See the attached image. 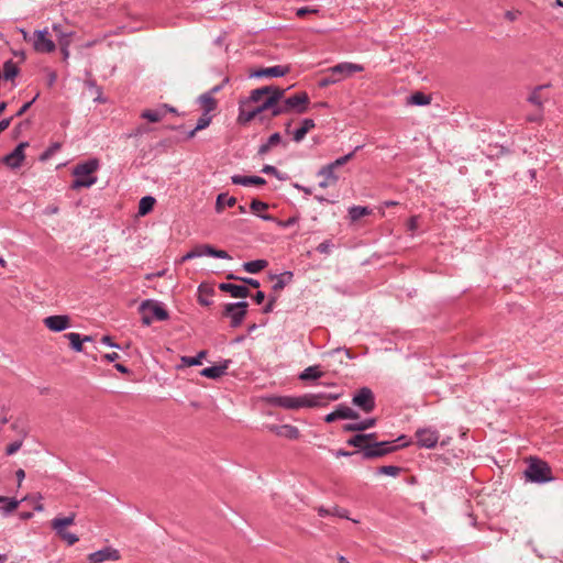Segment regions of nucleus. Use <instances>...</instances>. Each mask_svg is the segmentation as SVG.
<instances>
[{"instance_id": "20", "label": "nucleus", "mask_w": 563, "mask_h": 563, "mask_svg": "<svg viewBox=\"0 0 563 563\" xmlns=\"http://www.w3.org/2000/svg\"><path fill=\"white\" fill-rule=\"evenodd\" d=\"M230 363H231L230 360H225L220 365H214V366L203 368L200 372V374L207 378L218 379L225 374L227 369L229 368Z\"/></svg>"}, {"instance_id": "19", "label": "nucleus", "mask_w": 563, "mask_h": 563, "mask_svg": "<svg viewBox=\"0 0 563 563\" xmlns=\"http://www.w3.org/2000/svg\"><path fill=\"white\" fill-rule=\"evenodd\" d=\"M258 114L256 113L254 108H250V104L245 101H241L239 106V115H238V123L245 125L255 118H257Z\"/></svg>"}, {"instance_id": "17", "label": "nucleus", "mask_w": 563, "mask_h": 563, "mask_svg": "<svg viewBox=\"0 0 563 563\" xmlns=\"http://www.w3.org/2000/svg\"><path fill=\"white\" fill-rule=\"evenodd\" d=\"M290 71V66L288 65H276L272 67L266 68H260L257 70H254L251 74V77H283L287 75Z\"/></svg>"}, {"instance_id": "7", "label": "nucleus", "mask_w": 563, "mask_h": 563, "mask_svg": "<svg viewBox=\"0 0 563 563\" xmlns=\"http://www.w3.org/2000/svg\"><path fill=\"white\" fill-rule=\"evenodd\" d=\"M247 307L249 303L246 301L227 303L223 308L222 316L230 318L232 328H238L242 324L247 313Z\"/></svg>"}, {"instance_id": "35", "label": "nucleus", "mask_w": 563, "mask_h": 563, "mask_svg": "<svg viewBox=\"0 0 563 563\" xmlns=\"http://www.w3.org/2000/svg\"><path fill=\"white\" fill-rule=\"evenodd\" d=\"M156 200L154 197L152 196H145L143 197L140 202H139V214L140 216H145L150 211H152L154 205H155Z\"/></svg>"}, {"instance_id": "54", "label": "nucleus", "mask_w": 563, "mask_h": 563, "mask_svg": "<svg viewBox=\"0 0 563 563\" xmlns=\"http://www.w3.org/2000/svg\"><path fill=\"white\" fill-rule=\"evenodd\" d=\"M331 516L349 519V511L344 508L335 506L331 509Z\"/></svg>"}, {"instance_id": "38", "label": "nucleus", "mask_w": 563, "mask_h": 563, "mask_svg": "<svg viewBox=\"0 0 563 563\" xmlns=\"http://www.w3.org/2000/svg\"><path fill=\"white\" fill-rule=\"evenodd\" d=\"M368 214H371V210L367 207L353 206L349 209V216L352 221H357Z\"/></svg>"}, {"instance_id": "6", "label": "nucleus", "mask_w": 563, "mask_h": 563, "mask_svg": "<svg viewBox=\"0 0 563 563\" xmlns=\"http://www.w3.org/2000/svg\"><path fill=\"white\" fill-rule=\"evenodd\" d=\"M76 515L73 512L68 517L64 518H54L51 521L52 529L56 532V534L67 542V544L73 545L78 542V537L75 533H70L66 530V527L73 525L75 522Z\"/></svg>"}, {"instance_id": "8", "label": "nucleus", "mask_w": 563, "mask_h": 563, "mask_svg": "<svg viewBox=\"0 0 563 563\" xmlns=\"http://www.w3.org/2000/svg\"><path fill=\"white\" fill-rule=\"evenodd\" d=\"M201 256H212L217 258H223V260H230L231 256L228 254L227 251L223 250H217L212 245L209 244H200L195 246L192 250H190L188 253H186L180 262H186L196 257Z\"/></svg>"}, {"instance_id": "10", "label": "nucleus", "mask_w": 563, "mask_h": 563, "mask_svg": "<svg viewBox=\"0 0 563 563\" xmlns=\"http://www.w3.org/2000/svg\"><path fill=\"white\" fill-rule=\"evenodd\" d=\"M396 449L397 446L394 445L390 441L367 443V445L364 448L362 457L364 460L383 457L394 452Z\"/></svg>"}, {"instance_id": "9", "label": "nucleus", "mask_w": 563, "mask_h": 563, "mask_svg": "<svg viewBox=\"0 0 563 563\" xmlns=\"http://www.w3.org/2000/svg\"><path fill=\"white\" fill-rule=\"evenodd\" d=\"M352 404L365 413L375 409V396L371 388L362 387L352 397Z\"/></svg>"}, {"instance_id": "27", "label": "nucleus", "mask_w": 563, "mask_h": 563, "mask_svg": "<svg viewBox=\"0 0 563 563\" xmlns=\"http://www.w3.org/2000/svg\"><path fill=\"white\" fill-rule=\"evenodd\" d=\"M250 208L252 210L253 213L260 216L263 220H266V221H273L274 218L269 214H261L260 212L261 211H264L268 208V205L266 202H263L261 200H257V199H253L251 201V205H250Z\"/></svg>"}, {"instance_id": "29", "label": "nucleus", "mask_w": 563, "mask_h": 563, "mask_svg": "<svg viewBox=\"0 0 563 563\" xmlns=\"http://www.w3.org/2000/svg\"><path fill=\"white\" fill-rule=\"evenodd\" d=\"M235 203L236 199L234 197H229L227 194H220L217 197L216 211L221 213L225 206L233 207Z\"/></svg>"}, {"instance_id": "32", "label": "nucleus", "mask_w": 563, "mask_h": 563, "mask_svg": "<svg viewBox=\"0 0 563 563\" xmlns=\"http://www.w3.org/2000/svg\"><path fill=\"white\" fill-rule=\"evenodd\" d=\"M268 265L266 260H255L243 264L244 271L251 274H256Z\"/></svg>"}, {"instance_id": "53", "label": "nucleus", "mask_w": 563, "mask_h": 563, "mask_svg": "<svg viewBox=\"0 0 563 563\" xmlns=\"http://www.w3.org/2000/svg\"><path fill=\"white\" fill-rule=\"evenodd\" d=\"M332 246L333 245L331 241L325 240L317 246V251L321 254H329L331 252Z\"/></svg>"}, {"instance_id": "12", "label": "nucleus", "mask_w": 563, "mask_h": 563, "mask_svg": "<svg viewBox=\"0 0 563 563\" xmlns=\"http://www.w3.org/2000/svg\"><path fill=\"white\" fill-rule=\"evenodd\" d=\"M417 444L420 448L432 449L438 444L439 432L432 428H422L416 431Z\"/></svg>"}, {"instance_id": "56", "label": "nucleus", "mask_w": 563, "mask_h": 563, "mask_svg": "<svg viewBox=\"0 0 563 563\" xmlns=\"http://www.w3.org/2000/svg\"><path fill=\"white\" fill-rule=\"evenodd\" d=\"M282 142V136L278 132H275L273 133L268 140H267V144L271 146V147H274L276 145H278L279 143Z\"/></svg>"}, {"instance_id": "11", "label": "nucleus", "mask_w": 563, "mask_h": 563, "mask_svg": "<svg viewBox=\"0 0 563 563\" xmlns=\"http://www.w3.org/2000/svg\"><path fill=\"white\" fill-rule=\"evenodd\" d=\"M340 398V394H307L299 397L300 408H314V407H323L329 404V401L338 400Z\"/></svg>"}, {"instance_id": "21", "label": "nucleus", "mask_w": 563, "mask_h": 563, "mask_svg": "<svg viewBox=\"0 0 563 563\" xmlns=\"http://www.w3.org/2000/svg\"><path fill=\"white\" fill-rule=\"evenodd\" d=\"M272 405L285 408V409H298L300 408L299 397L291 396H277L272 398Z\"/></svg>"}, {"instance_id": "16", "label": "nucleus", "mask_w": 563, "mask_h": 563, "mask_svg": "<svg viewBox=\"0 0 563 563\" xmlns=\"http://www.w3.org/2000/svg\"><path fill=\"white\" fill-rule=\"evenodd\" d=\"M120 553L117 549L107 547L88 555L89 563H102L104 561H118Z\"/></svg>"}, {"instance_id": "22", "label": "nucleus", "mask_w": 563, "mask_h": 563, "mask_svg": "<svg viewBox=\"0 0 563 563\" xmlns=\"http://www.w3.org/2000/svg\"><path fill=\"white\" fill-rule=\"evenodd\" d=\"M271 430L278 437H284L290 440L298 439L300 435L299 429L290 424L273 426L271 427Z\"/></svg>"}, {"instance_id": "58", "label": "nucleus", "mask_w": 563, "mask_h": 563, "mask_svg": "<svg viewBox=\"0 0 563 563\" xmlns=\"http://www.w3.org/2000/svg\"><path fill=\"white\" fill-rule=\"evenodd\" d=\"M407 229L411 233H413L418 229V217L417 216H412L409 218V220L407 222Z\"/></svg>"}, {"instance_id": "39", "label": "nucleus", "mask_w": 563, "mask_h": 563, "mask_svg": "<svg viewBox=\"0 0 563 563\" xmlns=\"http://www.w3.org/2000/svg\"><path fill=\"white\" fill-rule=\"evenodd\" d=\"M66 339L69 340L70 347L76 352L82 351V339L79 333L76 332H69L64 335Z\"/></svg>"}, {"instance_id": "30", "label": "nucleus", "mask_w": 563, "mask_h": 563, "mask_svg": "<svg viewBox=\"0 0 563 563\" xmlns=\"http://www.w3.org/2000/svg\"><path fill=\"white\" fill-rule=\"evenodd\" d=\"M199 101L203 112L209 113L217 108V100L211 96V92H206L199 97Z\"/></svg>"}, {"instance_id": "57", "label": "nucleus", "mask_w": 563, "mask_h": 563, "mask_svg": "<svg viewBox=\"0 0 563 563\" xmlns=\"http://www.w3.org/2000/svg\"><path fill=\"white\" fill-rule=\"evenodd\" d=\"M38 97V93H36V96L29 102H25L20 109L19 111L15 113V117H21L29 109L30 107L33 104V102L36 100V98Z\"/></svg>"}, {"instance_id": "26", "label": "nucleus", "mask_w": 563, "mask_h": 563, "mask_svg": "<svg viewBox=\"0 0 563 563\" xmlns=\"http://www.w3.org/2000/svg\"><path fill=\"white\" fill-rule=\"evenodd\" d=\"M316 126L312 119L306 118L301 121V126L292 132V140L297 143L301 142L307 133Z\"/></svg>"}, {"instance_id": "63", "label": "nucleus", "mask_w": 563, "mask_h": 563, "mask_svg": "<svg viewBox=\"0 0 563 563\" xmlns=\"http://www.w3.org/2000/svg\"><path fill=\"white\" fill-rule=\"evenodd\" d=\"M317 12H318V10H316V9H310L308 7H303V8H300V9L297 10V15L298 16H303V15H306L308 13H317Z\"/></svg>"}, {"instance_id": "37", "label": "nucleus", "mask_w": 563, "mask_h": 563, "mask_svg": "<svg viewBox=\"0 0 563 563\" xmlns=\"http://www.w3.org/2000/svg\"><path fill=\"white\" fill-rule=\"evenodd\" d=\"M431 102L430 96L424 95L423 92H415L408 99L409 104L413 106H427Z\"/></svg>"}, {"instance_id": "49", "label": "nucleus", "mask_w": 563, "mask_h": 563, "mask_svg": "<svg viewBox=\"0 0 563 563\" xmlns=\"http://www.w3.org/2000/svg\"><path fill=\"white\" fill-rule=\"evenodd\" d=\"M23 441L24 439L19 438L16 441L10 443L5 449V454L13 455L16 453L21 449Z\"/></svg>"}, {"instance_id": "60", "label": "nucleus", "mask_w": 563, "mask_h": 563, "mask_svg": "<svg viewBox=\"0 0 563 563\" xmlns=\"http://www.w3.org/2000/svg\"><path fill=\"white\" fill-rule=\"evenodd\" d=\"M277 298L275 296H272L269 297L268 299V302L265 305V307L263 308V312L264 313H269L273 311L274 309V306H275V302H276Z\"/></svg>"}, {"instance_id": "14", "label": "nucleus", "mask_w": 563, "mask_h": 563, "mask_svg": "<svg viewBox=\"0 0 563 563\" xmlns=\"http://www.w3.org/2000/svg\"><path fill=\"white\" fill-rule=\"evenodd\" d=\"M27 146V142H21L11 153L3 157V164L12 169L19 168L25 158L24 150Z\"/></svg>"}, {"instance_id": "13", "label": "nucleus", "mask_w": 563, "mask_h": 563, "mask_svg": "<svg viewBox=\"0 0 563 563\" xmlns=\"http://www.w3.org/2000/svg\"><path fill=\"white\" fill-rule=\"evenodd\" d=\"M34 49L38 53H52L55 51V43L48 37L47 30L34 32Z\"/></svg>"}, {"instance_id": "18", "label": "nucleus", "mask_w": 563, "mask_h": 563, "mask_svg": "<svg viewBox=\"0 0 563 563\" xmlns=\"http://www.w3.org/2000/svg\"><path fill=\"white\" fill-rule=\"evenodd\" d=\"M219 289L229 292L234 298H246L250 295V289L244 285H235L231 283H221Z\"/></svg>"}, {"instance_id": "47", "label": "nucleus", "mask_w": 563, "mask_h": 563, "mask_svg": "<svg viewBox=\"0 0 563 563\" xmlns=\"http://www.w3.org/2000/svg\"><path fill=\"white\" fill-rule=\"evenodd\" d=\"M401 467L395 465H384L377 468V474L379 475H388L396 477L400 474Z\"/></svg>"}, {"instance_id": "34", "label": "nucleus", "mask_w": 563, "mask_h": 563, "mask_svg": "<svg viewBox=\"0 0 563 563\" xmlns=\"http://www.w3.org/2000/svg\"><path fill=\"white\" fill-rule=\"evenodd\" d=\"M11 429L16 432L19 438L25 439L29 434V428L24 419L18 418L11 423Z\"/></svg>"}, {"instance_id": "50", "label": "nucleus", "mask_w": 563, "mask_h": 563, "mask_svg": "<svg viewBox=\"0 0 563 563\" xmlns=\"http://www.w3.org/2000/svg\"><path fill=\"white\" fill-rule=\"evenodd\" d=\"M4 504H5V506L2 509H3V512L5 515H8L18 508V506L20 505V501L14 498L8 497V500L4 501Z\"/></svg>"}, {"instance_id": "45", "label": "nucleus", "mask_w": 563, "mask_h": 563, "mask_svg": "<svg viewBox=\"0 0 563 563\" xmlns=\"http://www.w3.org/2000/svg\"><path fill=\"white\" fill-rule=\"evenodd\" d=\"M267 93H268V88L261 87V88L254 89L251 91V95H250L249 99L245 100V102H247L249 104L252 102L258 103L260 101H262L263 97H266Z\"/></svg>"}, {"instance_id": "31", "label": "nucleus", "mask_w": 563, "mask_h": 563, "mask_svg": "<svg viewBox=\"0 0 563 563\" xmlns=\"http://www.w3.org/2000/svg\"><path fill=\"white\" fill-rule=\"evenodd\" d=\"M335 413L338 419H358L360 415L354 409L345 406V405H339L335 409Z\"/></svg>"}, {"instance_id": "61", "label": "nucleus", "mask_w": 563, "mask_h": 563, "mask_svg": "<svg viewBox=\"0 0 563 563\" xmlns=\"http://www.w3.org/2000/svg\"><path fill=\"white\" fill-rule=\"evenodd\" d=\"M59 44H60V51L63 53L64 59H67L69 56V52H68L69 40H60Z\"/></svg>"}, {"instance_id": "5", "label": "nucleus", "mask_w": 563, "mask_h": 563, "mask_svg": "<svg viewBox=\"0 0 563 563\" xmlns=\"http://www.w3.org/2000/svg\"><path fill=\"white\" fill-rule=\"evenodd\" d=\"M142 312V323L150 325L153 319L165 321L169 318L168 311L158 302L154 300H144L140 306Z\"/></svg>"}, {"instance_id": "43", "label": "nucleus", "mask_w": 563, "mask_h": 563, "mask_svg": "<svg viewBox=\"0 0 563 563\" xmlns=\"http://www.w3.org/2000/svg\"><path fill=\"white\" fill-rule=\"evenodd\" d=\"M346 443L351 446L358 448L362 455L364 453V448L367 445V443L365 442V437H363V433H357L353 435L346 441Z\"/></svg>"}, {"instance_id": "25", "label": "nucleus", "mask_w": 563, "mask_h": 563, "mask_svg": "<svg viewBox=\"0 0 563 563\" xmlns=\"http://www.w3.org/2000/svg\"><path fill=\"white\" fill-rule=\"evenodd\" d=\"M231 181L234 185H242V186H262L266 184V180L260 176H242V175H233L231 177Z\"/></svg>"}, {"instance_id": "51", "label": "nucleus", "mask_w": 563, "mask_h": 563, "mask_svg": "<svg viewBox=\"0 0 563 563\" xmlns=\"http://www.w3.org/2000/svg\"><path fill=\"white\" fill-rule=\"evenodd\" d=\"M209 113H206L203 112V114L198 119V122H197V125H196V130H203L206 129L207 126H209L210 122H211V117L208 115Z\"/></svg>"}, {"instance_id": "24", "label": "nucleus", "mask_w": 563, "mask_h": 563, "mask_svg": "<svg viewBox=\"0 0 563 563\" xmlns=\"http://www.w3.org/2000/svg\"><path fill=\"white\" fill-rule=\"evenodd\" d=\"M376 418H368L358 422H351L343 426L345 432H361L365 431L376 424Z\"/></svg>"}, {"instance_id": "1", "label": "nucleus", "mask_w": 563, "mask_h": 563, "mask_svg": "<svg viewBox=\"0 0 563 563\" xmlns=\"http://www.w3.org/2000/svg\"><path fill=\"white\" fill-rule=\"evenodd\" d=\"M309 96L307 92L301 91L290 97L285 96L278 100L273 109V117H279L283 114H302L307 111L309 106Z\"/></svg>"}, {"instance_id": "48", "label": "nucleus", "mask_w": 563, "mask_h": 563, "mask_svg": "<svg viewBox=\"0 0 563 563\" xmlns=\"http://www.w3.org/2000/svg\"><path fill=\"white\" fill-rule=\"evenodd\" d=\"M543 89V86L537 87L528 97V101L534 106H537L540 110L543 104V99L541 98L540 91Z\"/></svg>"}, {"instance_id": "33", "label": "nucleus", "mask_w": 563, "mask_h": 563, "mask_svg": "<svg viewBox=\"0 0 563 563\" xmlns=\"http://www.w3.org/2000/svg\"><path fill=\"white\" fill-rule=\"evenodd\" d=\"M18 74H19V68L13 60L9 59V60L4 62L2 76L5 80L14 79L18 76Z\"/></svg>"}, {"instance_id": "15", "label": "nucleus", "mask_w": 563, "mask_h": 563, "mask_svg": "<svg viewBox=\"0 0 563 563\" xmlns=\"http://www.w3.org/2000/svg\"><path fill=\"white\" fill-rule=\"evenodd\" d=\"M43 323L53 332H62L70 327V318L67 314H54L44 318Z\"/></svg>"}, {"instance_id": "4", "label": "nucleus", "mask_w": 563, "mask_h": 563, "mask_svg": "<svg viewBox=\"0 0 563 563\" xmlns=\"http://www.w3.org/2000/svg\"><path fill=\"white\" fill-rule=\"evenodd\" d=\"M525 475L529 482L538 484H543L553 481L552 470L550 465L538 457H530L528 460V465L525 471Z\"/></svg>"}, {"instance_id": "64", "label": "nucleus", "mask_w": 563, "mask_h": 563, "mask_svg": "<svg viewBox=\"0 0 563 563\" xmlns=\"http://www.w3.org/2000/svg\"><path fill=\"white\" fill-rule=\"evenodd\" d=\"M240 280L245 283L246 285H250L251 287H254V288L260 287V282L256 279L243 277V278H240Z\"/></svg>"}, {"instance_id": "2", "label": "nucleus", "mask_w": 563, "mask_h": 563, "mask_svg": "<svg viewBox=\"0 0 563 563\" xmlns=\"http://www.w3.org/2000/svg\"><path fill=\"white\" fill-rule=\"evenodd\" d=\"M364 70V66L361 64L343 62L339 63L332 67H329L324 70L327 76L322 77L319 81V87L325 88L330 85H334L340 82L349 77H351L355 73H361Z\"/></svg>"}, {"instance_id": "42", "label": "nucleus", "mask_w": 563, "mask_h": 563, "mask_svg": "<svg viewBox=\"0 0 563 563\" xmlns=\"http://www.w3.org/2000/svg\"><path fill=\"white\" fill-rule=\"evenodd\" d=\"M141 118L145 119L150 122H158L164 118V111L163 110H144L141 113Z\"/></svg>"}, {"instance_id": "40", "label": "nucleus", "mask_w": 563, "mask_h": 563, "mask_svg": "<svg viewBox=\"0 0 563 563\" xmlns=\"http://www.w3.org/2000/svg\"><path fill=\"white\" fill-rule=\"evenodd\" d=\"M292 279V273L291 272H284L283 274L276 276V283L273 285L274 291H279L284 289L287 283H289Z\"/></svg>"}, {"instance_id": "62", "label": "nucleus", "mask_w": 563, "mask_h": 563, "mask_svg": "<svg viewBox=\"0 0 563 563\" xmlns=\"http://www.w3.org/2000/svg\"><path fill=\"white\" fill-rule=\"evenodd\" d=\"M262 172L264 174L274 175L276 177H278V174H279L278 169L275 166H272V165H265L263 167Z\"/></svg>"}, {"instance_id": "28", "label": "nucleus", "mask_w": 563, "mask_h": 563, "mask_svg": "<svg viewBox=\"0 0 563 563\" xmlns=\"http://www.w3.org/2000/svg\"><path fill=\"white\" fill-rule=\"evenodd\" d=\"M274 107H275V104L273 103V99H267V98H265V100H263L258 106L254 107L256 113L260 117L261 122H263L266 119V117L263 115V113L265 111H271V117L268 119L274 118L273 117Z\"/></svg>"}, {"instance_id": "55", "label": "nucleus", "mask_w": 563, "mask_h": 563, "mask_svg": "<svg viewBox=\"0 0 563 563\" xmlns=\"http://www.w3.org/2000/svg\"><path fill=\"white\" fill-rule=\"evenodd\" d=\"M60 148L59 143L52 144L41 156V159H47L49 156H52L56 151Z\"/></svg>"}, {"instance_id": "23", "label": "nucleus", "mask_w": 563, "mask_h": 563, "mask_svg": "<svg viewBox=\"0 0 563 563\" xmlns=\"http://www.w3.org/2000/svg\"><path fill=\"white\" fill-rule=\"evenodd\" d=\"M318 175L323 177V180L319 183L321 188H327L328 186L335 184L339 179V176L335 174V169H333L329 164L323 166L319 170Z\"/></svg>"}, {"instance_id": "3", "label": "nucleus", "mask_w": 563, "mask_h": 563, "mask_svg": "<svg viewBox=\"0 0 563 563\" xmlns=\"http://www.w3.org/2000/svg\"><path fill=\"white\" fill-rule=\"evenodd\" d=\"M99 161L97 158H91L84 163L77 164L74 167L73 175L75 176V180L71 184L73 189L79 188H89L96 184L97 177L92 174L98 169Z\"/></svg>"}, {"instance_id": "52", "label": "nucleus", "mask_w": 563, "mask_h": 563, "mask_svg": "<svg viewBox=\"0 0 563 563\" xmlns=\"http://www.w3.org/2000/svg\"><path fill=\"white\" fill-rule=\"evenodd\" d=\"M203 291H205V288H203V286H202V285H200V286H199V292H200V295H199V297H198V301H199V303H200V305H202V306H209V305H211V301H210L209 299H207V297H203V296H202V292H203ZM206 292H207V295H211V294H212V289H206Z\"/></svg>"}, {"instance_id": "41", "label": "nucleus", "mask_w": 563, "mask_h": 563, "mask_svg": "<svg viewBox=\"0 0 563 563\" xmlns=\"http://www.w3.org/2000/svg\"><path fill=\"white\" fill-rule=\"evenodd\" d=\"M264 88H268V93L266 95V98L273 99L274 104H276V102L280 100L286 92V89L279 88L277 86H265Z\"/></svg>"}, {"instance_id": "46", "label": "nucleus", "mask_w": 563, "mask_h": 563, "mask_svg": "<svg viewBox=\"0 0 563 563\" xmlns=\"http://www.w3.org/2000/svg\"><path fill=\"white\" fill-rule=\"evenodd\" d=\"M360 148H361V146H356V147L354 148V151H352L351 153H349V154H346V155H344V156H342V157L336 158L334 162L330 163L329 165H330L333 169H335V168H338V167H341V166L345 165L347 162H350V161L354 157L355 153H356Z\"/></svg>"}, {"instance_id": "59", "label": "nucleus", "mask_w": 563, "mask_h": 563, "mask_svg": "<svg viewBox=\"0 0 563 563\" xmlns=\"http://www.w3.org/2000/svg\"><path fill=\"white\" fill-rule=\"evenodd\" d=\"M299 220V218L297 216H294V217H290L288 218L287 220H280L278 221V225L283 227V228H288V227H291L294 225L295 223H297Z\"/></svg>"}, {"instance_id": "44", "label": "nucleus", "mask_w": 563, "mask_h": 563, "mask_svg": "<svg viewBox=\"0 0 563 563\" xmlns=\"http://www.w3.org/2000/svg\"><path fill=\"white\" fill-rule=\"evenodd\" d=\"M207 351H200L196 356H183L181 362L186 366H197L201 364V360L206 357Z\"/></svg>"}, {"instance_id": "36", "label": "nucleus", "mask_w": 563, "mask_h": 563, "mask_svg": "<svg viewBox=\"0 0 563 563\" xmlns=\"http://www.w3.org/2000/svg\"><path fill=\"white\" fill-rule=\"evenodd\" d=\"M322 376V372L320 371L318 365L309 366L303 369V372L299 375V378L302 380L308 379H317Z\"/></svg>"}]
</instances>
